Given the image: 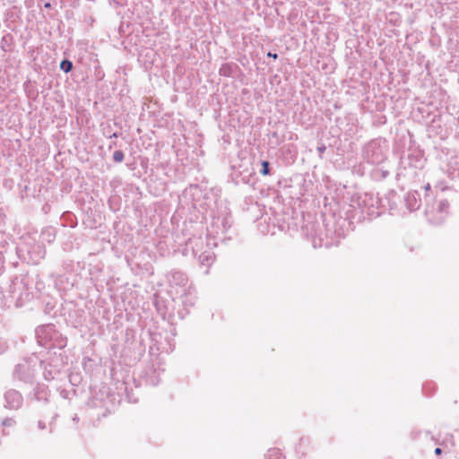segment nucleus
I'll use <instances>...</instances> for the list:
<instances>
[{"label":"nucleus","mask_w":459,"mask_h":459,"mask_svg":"<svg viewBox=\"0 0 459 459\" xmlns=\"http://www.w3.org/2000/svg\"><path fill=\"white\" fill-rule=\"evenodd\" d=\"M44 7L49 9L51 8V4L49 2H47L44 4Z\"/></svg>","instance_id":"31"},{"label":"nucleus","mask_w":459,"mask_h":459,"mask_svg":"<svg viewBox=\"0 0 459 459\" xmlns=\"http://www.w3.org/2000/svg\"><path fill=\"white\" fill-rule=\"evenodd\" d=\"M448 208V201L442 199L437 203V206L434 205V211L426 217L429 222L437 223L439 220L443 219V214L447 213Z\"/></svg>","instance_id":"6"},{"label":"nucleus","mask_w":459,"mask_h":459,"mask_svg":"<svg viewBox=\"0 0 459 459\" xmlns=\"http://www.w3.org/2000/svg\"><path fill=\"white\" fill-rule=\"evenodd\" d=\"M33 399H35L38 402H45L48 403V386L45 385H37L36 387L33 389L32 394Z\"/></svg>","instance_id":"14"},{"label":"nucleus","mask_w":459,"mask_h":459,"mask_svg":"<svg viewBox=\"0 0 459 459\" xmlns=\"http://www.w3.org/2000/svg\"><path fill=\"white\" fill-rule=\"evenodd\" d=\"M204 243L203 239H199L198 243L195 244V247H193V252L195 255H198V260L201 264L210 266L215 259V255L212 251L205 250L204 252H201L198 255L199 249L197 248L199 244L202 246Z\"/></svg>","instance_id":"8"},{"label":"nucleus","mask_w":459,"mask_h":459,"mask_svg":"<svg viewBox=\"0 0 459 459\" xmlns=\"http://www.w3.org/2000/svg\"><path fill=\"white\" fill-rule=\"evenodd\" d=\"M358 205L362 212H366L369 216H378L380 212L379 208L384 207V200L378 196V194L365 193L359 196Z\"/></svg>","instance_id":"4"},{"label":"nucleus","mask_w":459,"mask_h":459,"mask_svg":"<svg viewBox=\"0 0 459 459\" xmlns=\"http://www.w3.org/2000/svg\"><path fill=\"white\" fill-rule=\"evenodd\" d=\"M54 238H55V236H53V237L51 238V234H50V233H48V239H47V240H48V243L52 242V241L54 240Z\"/></svg>","instance_id":"30"},{"label":"nucleus","mask_w":459,"mask_h":459,"mask_svg":"<svg viewBox=\"0 0 459 459\" xmlns=\"http://www.w3.org/2000/svg\"><path fill=\"white\" fill-rule=\"evenodd\" d=\"M124 158H125V154L123 152V151L121 150H117V151H115L114 153H113V160L117 163H120L124 160Z\"/></svg>","instance_id":"23"},{"label":"nucleus","mask_w":459,"mask_h":459,"mask_svg":"<svg viewBox=\"0 0 459 459\" xmlns=\"http://www.w3.org/2000/svg\"><path fill=\"white\" fill-rule=\"evenodd\" d=\"M266 456L268 459H285V457L278 448L269 449Z\"/></svg>","instance_id":"19"},{"label":"nucleus","mask_w":459,"mask_h":459,"mask_svg":"<svg viewBox=\"0 0 459 459\" xmlns=\"http://www.w3.org/2000/svg\"><path fill=\"white\" fill-rule=\"evenodd\" d=\"M397 193L394 190H391L388 192V194L385 195L384 201H386L388 203V206L390 209H394L396 207L395 198H397Z\"/></svg>","instance_id":"17"},{"label":"nucleus","mask_w":459,"mask_h":459,"mask_svg":"<svg viewBox=\"0 0 459 459\" xmlns=\"http://www.w3.org/2000/svg\"><path fill=\"white\" fill-rule=\"evenodd\" d=\"M12 41H13V36L11 34H6L4 35L2 39H1V43H0V47L4 51V52H7V51H10V46L12 44Z\"/></svg>","instance_id":"18"},{"label":"nucleus","mask_w":459,"mask_h":459,"mask_svg":"<svg viewBox=\"0 0 459 459\" xmlns=\"http://www.w3.org/2000/svg\"><path fill=\"white\" fill-rule=\"evenodd\" d=\"M38 429L40 430L46 429H47L46 423L43 420H39L38 421Z\"/></svg>","instance_id":"27"},{"label":"nucleus","mask_w":459,"mask_h":459,"mask_svg":"<svg viewBox=\"0 0 459 459\" xmlns=\"http://www.w3.org/2000/svg\"><path fill=\"white\" fill-rule=\"evenodd\" d=\"M261 167L260 173L263 176H268L271 174L270 162L268 160H262Z\"/></svg>","instance_id":"22"},{"label":"nucleus","mask_w":459,"mask_h":459,"mask_svg":"<svg viewBox=\"0 0 459 459\" xmlns=\"http://www.w3.org/2000/svg\"><path fill=\"white\" fill-rule=\"evenodd\" d=\"M160 370L154 364L148 366L143 372L145 382L151 385H157L160 381Z\"/></svg>","instance_id":"9"},{"label":"nucleus","mask_w":459,"mask_h":459,"mask_svg":"<svg viewBox=\"0 0 459 459\" xmlns=\"http://www.w3.org/2000/svg\"><path fill=\"white\" fill-rule=\"evenodd\" d=\"M63 267L66 270V271H72L73 270V267H74V263L72 260H67V261H64L63 262Z\"/></svg>","instance_id":"25"},{"label":"nucleus","mask_w":459,"mask_h":459,"mask_svg":"<svg viewBox=\"0 0 459 459\" xmlns=\"http://www.w3.org/2000/svg\"><path fill=\"white\" fill-rule=\"evenodd\" d=\"M191 290L192 288L191 287H188V293L191 294Z\"/></svg>","instance_id":"34"},{"label":"nucleus","mask_w":459,"mask_h":459,"mask_svg":"<svg viewBox=\"0 0 459 459\" xmlns=\"http://www.w3.org/2000/svg\"><path fill=\"white\" fill-rule=\"evenodd\" d=\"M436 443L438 445V446H442V447L440 446H437L436 449H435V455H440L442 454L443 451H445L446 453H448L451 451V447L454 446V437L452 435H449L448 437H446L445 440H443L441 443L438 442V440H436Z\"/></svg>","instance_id":"15"},{"label":"nucleus","mask_w":459,"mask_h":459,"mask_svg":"<svg viewBox=\"0 0 459 459\" xmlns=\"http://www.w3.org/2000/svg\"><path fill=\"white\" fill-rule=\"evenodd\" d=\"M117 4H121V5L123 4L122 1H120V0L117 1Z\"/></svg>","instance_id":"35"},{"label":"nucleus","mask_w":459,"mask_h":459,"mask_svg":"<svg viewBox=\"0 0 459 459\" xmlns=\"http://www.w3.org/2000/svg\"><path fill=\"white\" fill-rule=\"evenodd\" d=\"M4 407L11 411H18L23 405L22 394L14 388H9L4 393Z\"/></svg>","instance_id":"5"},{"label":"nucleus","mask_w":459,"mask_h":459,"mask_svg":"<svg viewBox=\"0 0 459 459\" xmlns=\"http://www.w3.org/2000/svg\"><path fill=\"white\" fill-rule=\"evenodd\" d=\"M189 305H190V306H193V305H194V302L190 301V302H189Z\"/></svg>","instance_id":"36"},{"label":"nucleus","mask_w":459,"mask_h":459,"mask_svg":"<svg viewBox=\"0 0 459 459\" xmlns=\"http://www.w3.org/2000/svg\"><path fill=\"white\" fill-rule=\"evenodd\" d=\"M404 203L410 212L420 209L422 204L420 194L418 191H410L404 195Z\"/></svg>","instance_id":"7"},{"label":"nucleus","mask_w":459,"mask_h":459,"mask_svg":"<svg viewBox=\"0 0 459 459\" xmlns=\"http://www.w3.org/2000/svg\"><path fill=\"white\" fill-rule=\"evenodd\" d=\"M267 56L268 57H272L273 59H277L278 58V55L276 53H272V52H268L267 53Z\"/></svg>","instance_id":"29"},{"label":"nucleus","mask_w":459,"mask_h":459,"mask_svg":"<svg viewBox=\"0 0 459 459\" xmlns=\"http://www.w3.org/2000/svg\"><path fill=\"white\" fill-rule=\"evenodd\" d=\"M128 398H129V400L131 401V398H130V396H129V395H128ZM132 402L136 403V402H137V400H136V399H134V400H132Z\"/></svg>","instance_id":"33"},{"label":"nucleus","mask_w":459,"mask_h":459,"mask_svg":"<svg viewBox=\"0 0 459 459\" xmlns=\"http://www.w3.org/2000/svg\"><path fill=\"white\" fill-rule=\"evenodd\" d=\"M305 441H307V439H305L304 437L300 438L299 443V446H298V447H297V453H298V454H301V455H302V456H305V455H306V453H305V452H303V451H301L302 446H303V445H304Z\"/></svg>","instance_id":"24"},{"label":"nucleus","mask_w":459,"mask_h":459,"mask_svg":"<svg viewBox=\"0 0 459 459\" xmlns=\"http://www.w3.org/2000/svg\"><path fill=\"white\" fill-rule=\"evenodd\" d=\"M169 282L171 286L186 287L188 282L186 274L178 270H172L169 274Z\"/></svg>","instance_id":"10"},{"label":"nucleus","mask_w":459,"mask_h":459,"mask_svg":"<svg viewBox=\"0 0 459 459\" xmlns=\"http://www.w3.org/2000/svg\"><path fill=\"white\" fill-rule=\"evenodd\" d=\"M425 195L423 199V203L425 204L424 213L426 216H429L434 211V197L431 194V186L429 183L426 184L424 186Z\"/></svg>","instance_id":"12"},{"label":"nucleus","mask_w":459,"mask_h":459,"mask_svg":"<svg viewBox=\"0 0 459 459\" xmlns=\"http://www.w3.org/2000/svg\"><path fill=\"white\" fill-rule=\"evenodd\" d=\"M237 67H238L237 65H234V64H224L220 68L219 73L221 76L230 77V76H232V74L234 73V68H237Z\"/></svg>","instance_id":"16"},{"label":"nucleus","mask_w":459,"mask_h":459,"mask_svg":"<svg viewBox=\"0 0 459 459\" xmlns=\"http://www.w3.org/2000/svg\"><path fill=\"white\" fill-rule=\"evenodd\" d=\"M74 65L72 61L68 59H64L60 63V69L65 73H69L72 71Z\"/></svg>","instance_id":"21"},{"label":"nucleus","mask_w":459,"mask_h":459,"mask_svg":"<svg viewBox=\"0 0 459 459\" xmlns=\"http://www.w3.org/2000/svg\"><path fill=\"white\" fill-rule=\"evenodd\" d=\"M325 150H326V146L324 143H321L317 146L316 151H317L320 158H323V154L325 153Z\"/></svg>","instance_id":"26"},{"label":"nucleus","mask_w":459,"mask_h":459,"mask_svg":"<svg viewBox=\"0 0 459 459\" xmlns=\"http://www.w3.org/2000/svg\"><path fill=\"white\" fill-rule=\"evenodd\" d=\"M446 174L451 180L459 183V159L457 157L451 159Z\"/></svg>","instance_id":"13"},{"label":"nucleus","mask_w":459,"mask_h":459,"mask_svg":"<svg viewBox=\"0 0 459 459\" xmlns=\"http://www.w3.org/2000/svg\"><path fill=\"white\" fill-rule=\"evenodd\" d=\"M111 137H115V138L118 137V133H114V134L111 135Z\"/></svg>","instance_id":"32"},{"label":"nucleus","mask_w":459,"mask_h":459,"mask_svg":"<svg viewBox=\"0 0 459 459\" xmlns=\"http://www.w3.org/2000/svg\"><path fill=\"white\" fill-rule=\"evenodd\" d=\"M38 343L47 349H63L67 344V338L59 333L53 324L39 325L35 330Z\"/></svg>","instance_id":"1"},{"label":"nucleus","mask_w":459,"mask_h":459,"mask_svg":"<svg viewBox=\"0 0 459 459\" xmlns=\"http://www.w3.org/2000/svg\"><path fill=\"white\" fill-rule=\"evenodd\" d=\"M378 172L381 174V176H380L381 178H385L389 175V171L388 170L381 169Z\"/></svg>","instance_id":"28"},{"label":"nucleus","mask_w":459,"mask_h":459,"mask_svg":"<svg viewBox=\"0 0 459 459\" xmlns=\"http://www.w3.org/2000/svg\"><path fill=\"white\" fill-rule=\"evenodd\" d=\"M387 146L385 142L376 139L368 143L363 149L364 159L371 164H381L386 159Z\"/></svg>","instance_id":"3"},{"label":"nucleus","mask_w":459,"mask_h":459,"mask_svg":"<svg viewBox=\"0 0 459 459\" xmlns=\"http://www.w3.org/2000/svg\"><path fill=\"white\" fill-rule=\"evenodd\" d=\"M232 224L231 216L229 213H226L222 216H218L213 219V226L217 229L221 230V233L227 232L229 229H230Z\"/></svg>","instance_id":"11"},{"label":"nucleus","mask_w":459,"mask_h":459,"mask_svg":"<svg viewBox=\"0 0 459 459\" xmlns=\"http://www.w3.org/2000/svg\"><path fill=\"white\" fill-rule=\"evenodd\" d=\"M16 424H17V421L14 417H6V418L3 419L1 421V426L4 429L14 428L16 426Z\"/></svg>","instance_id":"20"},{"label":"nucleus","mask_w":459,"mask_h":459,"mask_svg":"<svg viewBox=\"0 0 459 459\" xmlns=\"http://www.w3.org/2000/svg\"><path fill=\"white\" fill-rule=\"evenodd\" d=\"M36 358L22 359L18 362L13 371V378L24 384H33L37 371Z\"/></svg>","instance_id":"2"}]
</instances>
